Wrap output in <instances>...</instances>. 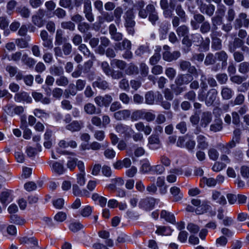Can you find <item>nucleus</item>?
Masks as SVG:
<instances>
[{"mask_svg":"<svg viewBox=\"0 0 249 249\" xmlns=\"http://www.w3.org/2000/svg\"><path fill=\"white\" fill-rule=\"evenodd\" d=\"M218 34V32H212L210 35L211 48L214 51H220L222 48V40L217 36Z\"/></svg>","mask_w":249,"mask_h":249,"instance_id":"11","label":"nucleus"},{"mask_svg":"<svg viewBox=\"0 0 249 249\" xmlns=\"http://www.w3.org/2000/svg\"><path fill=\"white\" fill-rule=\"evenodd\" d=\"M210 43V39L208 37H206L204 40H203V38L202 42L199 45V48L203 51H208L209 50Z\"/></svg>","mask_w":249,"mask_h":249,"instance_id":"63","label":"nucleus"},{"mask_svg":"<svg viewBox=\"0 0 249 249\" xmlns=\"http://www.w3.org/2000/svg\"><path fill=\"white\" fill-rule=\"evenodd\" d=\"M218 94V91L215 89H209L207 92L203 94L202 97H197L200 101H205L207 106H212L215 101Z\"/></svg>","mask_w":249,"mask_h":249,"instance_id":"2","label":"nucleus"},{"mask_svg":"<svg viewBox=\"0 0 249 249\" xmlns=\"http://www.w3.org/2000/svg\"><path fill=\"white\" fill-rule=\"evenodd\" d=\"M245 13H240L234 22V27L235 29H240L242 26L248 28L249 26V19Z\"/></svg>","mask_w":249,"mask_h":249,"instance_id":"4","label":"nucleus"},{"mask_svg":"<svg viewBox=\"0 0 249 249\" xmlns=\"http://www.w3.org/2000/svg\"><path fill=\"white\" fill-rule=\"evenodd\" d=\"M176 33L179 36H183V37L189 36V28L186 25H182L177 27Z\"/></svg>","mask_w":249,"mask_h":249,"instance_id":"43","label":"nucleus"},{"mask_svg":"<svg viewBox=\"0 0 249 249\" xmlns=\"http://www.w3.org/2000/svg\"><path fill=\"white\" fill-rule=\"evenodd\" d=\"M123 13V8L121 6L115 8L112 13L114 20L117 26H119L121 23V17Z\"/></svg>","mask_w":249,"mask_h":249,"instance_id":"29","label":"nucleus"},{"mask_svg":"<svg viewBox=\"0 0 249 249\" xmlns=\"http://www.w3.org/2000/svg\"><path fill=\"white\" fill-rule=\"evenodd\" d=\"M12 110H14L16 114H20L23 111V108L20 106L14 108L13 106L10 105H7L5 107V110L8 113H10Z\"/></svg>","mask_w":249,"mask_h":249,"instance_id":"57","label":"nucleus"},{"mask_svg":"<svg viewBox=\"0 0 249 249\" xmlns=\"http://www.w3.org/2000/svg\"><path fill=\"white\" fill-rule=\"evenodd\" d=\"M12 199L11 191H3L0 194V201L5 207L12 201Z\"/></svg>","mask_w":249,"mask_h":249,"instance_id":"26","label":"nucleus"},{"mask_svg":"<svg viewBox=\"0 0 249 249\" xmlns=\"http://www.w3.org/2000/svg\"><path fill=\"white\" fill-rule=\"evenodd\" d=\"M212 26L210 22L206 20L201 24L200 27V32L202 34H206L208 33L211 30Z\"/></svg>","mask_w":249,"mask_h":249,"instance_id":"55","label":"nucleus"},{"mask_svg":"<svg viewBox=\"0 0 249 249\" xmlns=\"http://www.w3.org/2000/svg\"><path fill=\"white\" fill-rule=\"evenodd\" d=\"M144 112L142 110H136L131 113L130 118L132 121H137L143 117Z\"/></svg>","mask_w":249,"mask_h":249,"instance_id":"56","label":"nucleus"},{"mask_svg":"<svg viewBox=\"0 0 249 249\" xmlns=\"http://www.w3.org/2000/svg\"><path fill=\"white\" fill-rule=\"evenodd\" d=\"M215 55H213L212 53H208L204 61V64L206 65H210L214 64L216 62Z\"/></svg>","mask_w":249,"mask_h":249,"instance_id":"62","label":"nucleus"},{"mask_svg":"<svg viewBox=\"0 0 249 249\" xmlns=\"http://www.w3.org/2000/svg\"><path fill=\"white\" fill-rule=\"evenodd\" d=\"M238 71L243 74L249 72V62L247 61L241 62L238 66Z\"/></svg>","mask_w":249,"mask_h":249,"instance_id":"53","label":"nucleus"},{"mask_svg":"<svg viewBox=\"0 0 249 249\" xmlns=\"http://www.w3.org/2000/svg\"><path fill=\"white\" fill-rule=\"evenodd\" d=\"M83 13L85 17L89 22H92L94 20V16L92 13L91 2L90 0H86L83 7Z\"/></svg>","mask_w":249,"mask_h":249,"instance_id":"10","label":"nucleus"},{"mask_svg":"<svg viewBox=\"0 0 249 249\" xmlns=\"http://www.w3.org/2000/svg\"><path fill=\"white\" fill-rule=\"evenodd\" d=\"M200 11L209 17H212L215 11V6L212 4H202L199 7Z\"/></svg>","mask_w":249,"mask_h":249,"instance_id":"21","label":"nucleus"},{"mask_svg":"<svg viewBox=\"0 0 249 249\" xmlns=\"http://www.w3.org/2000/svg\"><path fill=\"white\" fill-rule=\"evenodd\" d=\"M115 128L118 133L124 134L127 137H130V131L134 133L133 130L129 126L121 123L118 124Z\"/></svg>","mask_w":249,"mask_h":249,"instance_id":"17","label":"nucleus"},{"mask_svg":"<svg viewBox=\"0 0 249 249\" xmlns=\"http://www.w3.org/2000/svg\"><path fill=\"white\" fill-rule=\"evenodd\" d=\"M58 145L60 147L64 148H66L68 147L75 148L77 147V143L76 142L73 140L66 141L65 140H62L59 142Z\"/></svg>","mask_w":249,"mask_h":249,"instance_id":"45","label":"nucleus"},{"mask_svg":"<svg viewBox=\"0 0 249 249\" xmlns=\"http://www.w3.org/2000/svg\"><path fill=\"white\" fill-rule=\"evenodd\" d=\"M212 198L219 204L224 205L227 204V200L225 197L222 195L221 193L218 191H214L213 193Z\"/></svg>","mask_w":249,"mask_h":249,"instance_id":"39","label":"nucleus"},{"mask_svg":"<svg viewBox=\"0 0 249 249\" xmlns=\"http://www.w3.org/2000/svg\"><path fill=\"white\" fill-rule=\"evenodd\" d=\"M182 44L183 46L182 51L184 53H188L191 50V46H192V41L190 36L184 37L182 40Z\"/></svg>","mask_w":249,"mask_h":249,"instance_id":"33","label":"nucleus"},{"mask_svg":"<svg viewBox=\"0 0 249 249\" xmlns=\"http://www.w3.org/2000/svg\"><path fill=\"white\" fill-rule=\"evenodd\" d=\"M84 110L88 115L99 114L101 112L100 108L96 107L94 104L90 103H87L84 105Z\"/></svg>","mask_w":249,"mask_h":249,"instance_id":"18","label":"nucleus"},{"mask_svg":"<svg viewBox=\"0 0 249 249\" xmlns=\"http://www.w3.org/2000/svg\"><path fill=\"white\" fill-rule=\"evenodd\" d=\"M69 83L68 78L63 75L56 79L55 83L57 86L66 87Z\"/></svg>","mask_w":249,"mask_h":249,"instance_id":"58","label":"nucleus"},{"mask_svg":"<svg viewBox=\"0 0 249 249\" xmlns=\"http://www.w3.org/2000/svg\"><path fill=\"white\" fill-rule=\"evenodd\" d=\"M66 41L67 38L64 36L63 31L61 29H57L55 36V45H61Z\"/></svg>","mask_w":249,"mask_h":249,"instance_id":"36","label":"nucleus"},{"mask_svg":"<svg viewBox=\"0 0 249 249\" xmlns=\"http://www.w3.org/2000/svg\"><path fill=\"white\" fill-rule=\"evenodd\" d=\"M223 128V122L221 119H215L213 123L210 126V130L213 132L221 131Z\"/></svg>","mask_w":249,"mask_h":249,"instance_id":"35","label":"nucleus"},{"mask_svg":"<svg viewBox=\"0 0 249 249\" xmlns=\"http://www.w3.org/2000/svg\"><path fill=\"white\" fill-rule=\"evenodd\" d=\"M76 88L75 87L74 84H70L69 88L65 90L64 94L65 97L68 98L70 95L74 96L76 94L77 91Z\"/></svg>","mask_w":249,"mask_h":249,"instance_id":"52","label":"nucleus"},{"mask_svg":"<svg viewBox=\"0 0 249 249\" xmlns=\"http://www.w3.org/2000/svg\"><path fill=\"white\" fill-rule=\"evenodd\" d=\"M170 191L173 196L174 201H178L182 199L183 194L178 187L173 186L170 188Z\"/></svg>","mask_w":249,"mask_h":249,"instance_id":"34","label":"nucleus"},{"mask_svg":"<svg viewBox=\"0 0 249 249\" xmlns=\"http://www.w3.org/2000/svg\"><path fill=\"white\" fill-rule=\"evenodd\" d=\"M139 70L138 67L133 63H131L125 70V75H137L139 73Z\"/></svg>","mask_w":249,"mask_h":249,"instance_id":"42","label":"nucleus"},{"mask_svg":"<svg viewBox=\"0 0 249 249\" xmlns=\"http://www.w3.org/2000/svg\"><path fill=\"white\" fill-rule=\"evenodd\" d=\"M216 60L221 62V66L222 67H225L227 65V60L228 55L224 51L220 50L215 53Z\"/></svg>","mask_w":249,"mask_h":249,"instance_id":"32","label":"nucleus"},{"mask_svg":"<svg viewBox=\"0 0 249 249\" xmlns=\"http://www.w3.org/2000/svg\"><path fill=\"white\" fill-rule=\"evenodd\" d=\"M134 15L131 10H127L124 16V26L126 29L127 33L129 35L133 36L135 34V26L136 22L134 20Z\"/></svg>","mask_w":249,"mask_h":249,"instance_id":"1","label":"nucleus"},{"mask_svg":"<svg viewBox=\"0 0 249 249\" xmlns=\"http://www.w3.org/2000/svg\"><path fill=\"white\" fill-rule=\"evenodd\" d=\"M111 65H114L118 69L123 71L125 69L127 63L122 60L114 59L111 60Z\"/></svg>","mask_w":249,"mask_h":249,"instance_id":"50","label":"nucleus"},{"mask_svg":"<svg viewBox=\"0 0 249 249\" xmlns=\"http://www.w3.org/2000/svg\"><path fill=\"white\" fill-rule=\"evenodd\" d=\"M148 144L149 147L152 149H157L161 146V142L158 135L154 134L148 138Z\"/></svg>","mask_w":249,"mask_h":249,"instance_id":"15","label":"nucleus"},{"mask_svg":"<svg viewBox=\"0 0 249 249\" xmlns=\"http://www.w3.org/2000/svg\"><path fill=\"white\" fill-rule=\"evenodd\" d=\"M40 36L42 41V45L44 48L48 50H51L53 48L52 38L49 36L48 32L43 30L40 32Z\"/></svg>","mask_w":249,"mask_h":249,"instance_id":"9","label":"nucleus"},{"mask_svg":"<svg viewBox=\"0 0 249 249\" xmlns=\"http://www.w3.org/2000/svg\"><path fill=\"white\" fill-rule=\"evenodd\" d=\"M68 161L67 163V166L70 171H73L76 166L78 159L75 158H71L70 157H68Z\"/></svg>","mask_w":249,"mask_h":249,"instance_id":"60","label":"nucleus"},{"mask_svg":"<svg viewBox=\"0 0 249 249\" xmlns=\"http://www.w3.org/2000/svg\"><path fill=\"white\" fill-rule=\"evenodd\" d=\"M52 167L53 171L58 175L63 174L66 170L63 163L57 161L53 162Z\"/></svg>","mask_w":249,"mask_h":249,"instance_id":"41","label":"nucleus"},{"mask_svg":"<svg viewBox=\"0 0 249 249\" xmlns=\"http://www.w3.org/2000/svg\"><path fill=\"white\" fill-rule=\"evenodd\" d=\"M50 72L53 75L59 76L64 74V70L62 66L53 65L49 69Z\"/></svg>","mask_w":249,"mask_h":249,"instance_id":"44","label":"nucleus"},{"mask_svg":"<svg viewBox=\"0 0 249 249\" xmlns=\"http://www.w3.org/2000/svg\"><path fill=\"white\" fill-rule=\"evenodd\" d=\"M147 10L149 12L148 14V20L154 25L156 24V21L159 19L158 12L156 10L155 6L153 5L152 6H150L148 7Z\"/></svg>","mask_w":249,"mask_h":249,"instance_id":"23","label":"nucleus"},{"mask_svg":"<svg viewBox=\"0 0 249 249\" xmlns=\"http://www.w3.org/2000/svg\"><path fill=\"white\" fill-rule=\"evenodd\" d=\"M84 225L79 221H73L69 225V229L72 232H75L83 229Z\"/></svg>","mask_w":249,"mask_h":249,"instance_id":"54","label":"nucleus"},{"mask_svg":"<svg viewBox=\"0 0 249 249\" xmlns=\"http://www.w3.org/2000/svg\"><path fill=\"white\" fill-rule=\"evenodd\" d=\"M131 115L129 109H122L114 112L113 117L118 121L127 120Z\"/></svg>","mask_w":249,"mask_h":249,"instance_id":"14","label":"nucleus"},{"mask_svg":"<svg viewBox=\"0 0 249 249\" xmlns=\"http://www.w3.org/2000/svg\"><path fill=\"white\" fill-rule=\"evenodd\" d=\"M180 53L179 51H174L171 53L169 51H165L162 54L163 59L168 62H171L177 60L180 56Z\"/></svg>","mask_w":249,"mask_h":249,"instance_id":"22","label":"nucleus"},{"mask_svg":"<svg viewBox=\"0 0 249 249\" xmlns=\"http://www.w3.org/2000/svg\"><path fill=\"white\" fill-rule=\"evenodd\" d=\"M175 10L177 16L181 18V21L183 23L186 22L187 20L188 17L182 5L180 4L177 5Z\"/></svg>","mask_w":249,"mask_h":249,"instance_id":"37","label":"nucleus"},{"mask_svg":"<svg viewBox=\"0 0 249 249\" xmlns=\"http://www.w3.org/2000/svg\"><path fill=\"white\" fill-rule=\"evenodd\" d=\"M32 96L36 102H40L45 105H48L51 103L50 98L48 97H43V95L40 92L33 91Z\"/></svg>","mask_w":249,"mask_h":249,"instance_id":"25","label":"nucleus"},{"mask_svg":"<svg viewBox=\"0 0 249 249\" xmlns=\"http://www.w3.org/2000/svg\"><path fill=\"white\" fill-rule=\"evenodd\" d=\"M156 203V199L152 197H147L142 199L139 206L146 211H150L153 209Z\"/></svg>","mask_w":249,"mask_h":249,"instance_id":"8","label":"nucleus"},{"mask_svg":"<svg viewBox=\"0 0 249 249\" xmlns=\"http://www.w3.org/2000/svg\"><path fill=\"white\" fill-rule=\"evenodd\" d=\"M179 68L182 71H187L188 73L194 75H198L196 67L192 66L191 63L188 61L181 60L179 62Z\"/></svg>","mask_w":249,"mask_h":249,"instance_id":"7","label":"nucleus"},{"mask_svg":"<svg viewBox=\"0 0 249 249\" xmlns=\"http://www.w3.org/2000/svg\"><path fill=\"white\" fill-rule=\"evenodd\" d=\"M82 127L83 123L82 121L75 120L66 125L65 128L67 130L74 132L80 131Z\"/></svg>","mask_w":249,"mask_h":249,"instance_id":"24","label":"nucleus"},{"mask_svg":"<svg viewBox=\"0 0 249 249\" xmlns=\"http://www.w3.org/2000/svg\"><path fill=\"white\" fill-rule=\"evenodd\" d=\"M119 87L126 91H128L129 90V85L128 80L124 77L122 78L119 82Z\"/></svg>","mask_w":249,"mask_h":249,"instance_id":"59","label":"nucleus"},{"mask_svg":"<svg viewBox=\"0 0 249 249\" xmlns=\"http://www.w3.org/2000/svg\"><path fill=\"white\" fill-rule=\"evenodd\" d=\"M98 234L100 237L106 239L105 243L108 247L113 246V241L110 239H108L110 235L109 232L106 231H102L99 232Z\"/></svg>","mask_w":249,"mask_h":249,"instance_id":"46","label":"nucleus"},{"mask_svg":"<svg viewBox=\"0 0 249 249\" xmlns=\"http://www.w3.org/2000/svg\"><path fill=\"white\" fill-rule=\"evenodd\" d=\"M155 96L154 91H149L145 94V102L148 105H154L155 101Z\"/></svg>","mask_w":249,"mask_h":249,"instance_id":"48","label":"nucleus"},{"mask_svg":"<svg viewBox=\"0 0 249 249\" xmlns=\"http://www.w3.org/2000/svg\"><path fill=\"white\" fill-rule=\"evenodd\" d=\"M193 74L190 73L185 74H179L176 77L175 83L178 86H181L183 85L189 84L194 79Z\"/></svg>","mask_w":249,"mask_h":249,"instance_id":"6","label":"nucleus"},{"mask_svg":"<svg viewBox=\"0 0 249 249\" xmlns=\"http://www.w3.org/2000/svg\"><path fill=\"white\" fill-rule=\"evenodd\" d=\"M196 141L197 149L203 150L207 149L209 147V142L205 136L201 134L198 135L196 137Z\"/></svg>","mask_w":249,"mask_h":249,"instance_id":"27","label":"nucleus"},{"mask_svg":"<svg viewBox=\"0 0 249 249\" xmlns=\"http://www.w3.org/2000/svg\"><path fill=\"white\" fill-rule=\"evenodd\" d=\"M45 11L42 9H39L36 14L32 17V21L34 25L38 27H41L44 24L45 20L43 18L45 14Z\"/></svg>","mask_w":249,"mask_h":249,"instance_id":"5","label":"nucleus"},{"mask_svg":"<svg viewBox=\"0 0 249 249\" xmlns=\"http://www.w3.org/2000/svg\"><path fill=\"white\" fill-rule=\"evenodd\" d=\"M14 99L17 102H23L27 103H31L32 102V97L25 91L17 93L15 95Z\"/></svg>","mask_w":249,"mask_h":249,"instance_id":"16","label":"nucleus"},{"mask_svg":"<svg viewBox=\"0 0 249 249\" xmlns=\"http://www.w3.org/2000/svg\"><path fill=\"white\" fill-rule=\"evenodd\" d=\"M101 16L98 17L99 22L100 24L104 22H110L114 20L112 12L102 11L101 13Z\"/></svg>","mask_w":249,"mask_h":249,"instance_id":"28","label":"nucleus"},{"mask_svg":"<svg viewBox=\"0 0 249 249\" xmlns=\"http://www.w3.org/2000/svg\"><path fill=\"white\" fill-rule=\"evenodd\" d=\"M218 82L221 85L226 84L228 80V76L226 73H218L215 75Z\"/></svg>","mask_w":249,"mask_h":249,"instance_id":"61","label":"nucleus"},{"mask_svg":"<svg viewBox=\"0 0 249 249\" xmlns=\"http://www.w3.org/2000/svg\"><path fill=\"white\" fill-rule=\"evenodd\" d=\"M193 20L190 22L191 25L193 29H197L198 28V24L204 22L205 20V17L197 12H195L193 15Z\"/></svg>","mask_w":249,"mask_h":249,"instance_id":"13","label":"nucleus"},{"mask_svg":"<svg viewBox=\"0 0 249 249\" xmlns=\"http://www.w3.org/2000/svg\"><path fill=\"white\" fill-rule=\"evenodd\" d=\"M223 18L219 16L215 15L211 18L212 32H217L218 26L223 24Z\"/></svg>","mask_w":249,"mask_h":249,"instance_id":"31","label":"nucleus"},{"mask_svg":"<svg viewBox=\"0 0 249 249\" xmlns=\"http://www.w3.org/2000/svg\"><path fill=\"white\" fill-rule=\"evenodd\" d=\"M61 27L62 29L73 32L75 30V25L71 21H63L61 23Z\"/></svg>","mask_w":249,"mask_h":249,"instance_id":"51","label":"nucleus"},{"mask_svg":"<svg viewBox=\"0 0 249 249\" xmlns=\"http://www.w3.org/2000/svg\"><path fill=\"white\" fill-rule=\"evenodd\" d=\"M15 44L18 48L21 49L26 48L29 46L28 41L25 38H23L16 39Z\"/></svg>","mask_w":249,"mask_h":249,"instance_id":"64","label":"nucleus"},{"mask_svg":"<svg viewBox=\"0 0 249 249\" xmlns=\"http://www.w3.org/2000/svg\"><path fill=\"white\" fill-rule=\"evenodd\" d=\"M92 85L94 88H97L104 90L109 89L108 83L99 76L97 78L96 81L92 83Z\"/></svg>","mask_w":249,"mask_h":249,"instance_id":"19","label":"nucleus"},{"mask_svg":"<svg viewBox=\"0 0 249 249\" xmlns=\"http://www.w3.org/2000/svg\"><path fill=\"white\" fill-rule=\"evenodd\" d=\"M213 115L211 112L205 111L202 113L200 124L203 128L207 127L212 121Z\"/></svg>","mask_w":249,"mask_h":249,"instance_id":"12","label":"nucleus"},{"mask_svg":"<svg viewBox=\"0 0 249 249\" xmlns=\"http://www.w3.org/2000/svg\"><path fill=\"white\" fill-rule=\"evenodd\" d=\"M77 29L81 33L86 34L90 30V26L89 23L84 21L77 24Z\"/></svg>","mask_w":249,"mask_h":249,"instance_id":"49","label":"nucleus"},{"mask_svg":"<svg viewBox=\"0 0 249 249\" xmlns=\"http://www.w3.org/2000/svg\"><path fill=\"white\" fill-rule=\"evenodd\" d=\"M94 100L99 108L101 107H107L112 102L113 98L110 94H107L104 96H97L94 98Z\"/></svg>","mask_w":249,"mask_h":249,"instance_id":"3","label":"nucleus"},{"mask_svg":"<svg viewBox=\"0 0 249 249\" xmlns=\"http://www.w3.org/2000/svg\"><path fill=\"white\" fill-rule=\"evenodd\" d=\"M211 208V206L206 201H203L195 210L196 214H202L207 213Z\"/></svg>","mask_w":249,"mask_h":249,"instance_id":"38","label":"nucleus"},{"mask_svg":"<svg viewBox=\"0 0 249 249\" xmlns=\"http://www.w3.org/2000/svg\"><path fill=\"white\" fill-rule=\"evenodd\" d=\"M233 91L231 89L226 86L222 87L221 94L223 99H230L233 95Z\"/></svg>","mask_w":249,"mask_h":249,"instance_id":"40","label":"nucleus"},{"mask_svg":"<svg viewBox=\"0 0 249 249\" xmlns=\"http://www.w3.org/2000/svg\"><path fill=\"white\" fill-rule=\"evenodd\" d=\"M244 44V41L238 38L235 37L233 41L230 42L228 45V49L230 53H233L238 48H241Z\"/></svg>","mask_w":249,"mask_h":249,"instance_id":"20","label":"nucleus"},{"mask_svg":"<svg viewBox=\"0 0 249 249\" xmlns=\"http://www.w3.org/2000/svg\"><path fill=\"white\" fill-rule=\"evenodd\" d=\"M21 62L30 69H33L36 63L35 59L28 56L27 53H24L21 57Z\"/></svg>","mask_w":249,"mask_h":249,"instance_id":"30","label":"nucleus"},{"mask_svg":"<svg viewBox=\"0 0 249 249\" xmlns=\"http://www.w3.org/2000/svg\"><path fill=\"white\" fill-rule=\"evenodd\" d=\"M109 76L113 80H119L125 77V73L121 70H115L112 69Z\"/></svg>","mask_w":249,"mask_h":249,"instance_id":"47","label":"nucleus"}]
</instances>
